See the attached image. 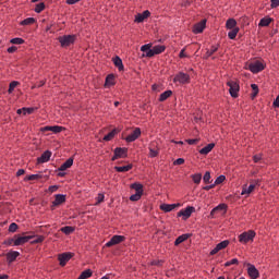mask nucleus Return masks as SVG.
<instances>
[{"label":"nucleus","instance_id":"1","mask_svg":"<svg viewBox=\"0 0 279 279\" xmlns=\"http://www.w3.org/2000/svg\"><path fill=\"white\" fill-rule=\"evenodd\" d=\"M254 236H256V232L254 230L245 231L239 235V242L245 245L246 243H250V241H254Z\"/></svg>","mask_w":279,"mask_h":279},{"label":"nucleus","instance_id":"2","mask_svg":"<svg viewBox=\"0 0 279 279\" xmlns=\"http://www.w3.org/2000/svg\"><path fill=\"white\" fill-rule=\"evenodd\" d=\"M174 84H189L191 82V75L184 73V72H179L174 78H173Z\"/></svg>","mask_w":279,"mask_h":279},{"label":"nucleus","instance_id":"3","mask_svg":"<svg viewBox=\"0 0 279 279\" xmlns=\"http://www.w3.org/2000/svg\"><path fill=\"white\" fill-rule=\"evenodd\" d=\"M61 47H71L75 43V35H64L59 37Z\"/></svg>","mask_w":279,"mask_h":279},{"label":"nucleus","instance_id":"4","mask_svg":"<svg viewBox=\"0 0 279 279\" xmlns=\"http://www.w3.org/2000/svg\"><path fill=\"white\" fill-rule=\"evenodd\" d=\"M248 70L251 73H260V71L265 70V64L263 61H254L248 64Z\"/></svg>","mask_w":279,"mask_h":279},{"label":"nucleus","instance_id":"5","mask_svg":"<svg viewBox=\"0 0 279 279\" xmlns=\"http://www.w3.org/2000/svg\"><path fill=\"white\" fill-rule=\"evenodd\" d=\"M227 86H229V93L231 95V97H233L234 99H236V97H239V83L234 82V81H229L227 83Z\"/></svg>","mask_w":279,"mask_h":279},{"label":"nucleus","instance_id":"6","mask_svg":"<svg viewBox=\"0 0 279 279\" xmlns=\"http://www.w3.org/2000/svg\"><path fill=\"white\" fill-rule=\"evenodd\" d=\"M119 158H128V148L117 147L114 149V155L111 160H119Z\"/></svg>","mask_w":279,"mask_h":279},{"label":"nucleus","instance_id":"7","mask_svg":"<svg viewBox=\"0 0 279 279\" xmlns=\"http://www.w3.org/2000/svg\"><path fill=\"white\" fill-rule=\"evenodd\" d=\"M165 46H155L146 53V58H154V56H158L165 51Z\"/></svg>","mask_w":279,"mask_h":279},{"label":"nucleus","instance_id":"8","mask_svg":"<svg viewBox=\"0 0 279 279\" xmlns=\"http://www.w3.org/2000/svg\"><path fill=\"white\" fill-rule=\"evenodd\" d=\"M193 213H195V207L189 206L185 209H181L178 213V217H183L184 221H186V219H189Z\"/></svg>","mask_w":279,"mask_h":279},{"label":"nucleus","instance_id":"9","mask_svg":"<svg viewBox=\"0 0 279 279\" xmlns=\"http://www.w3.org/2000/svg\"><path fill=\"white\" fill-rule=\"evenodd\" d=\"M137 138H141V128L134 129V131L124 140L126 141V143H134V141H137Z\"/></svg>","mask_w":279,"mask_h":279},{"label":"nucleus","instance_id":"10","mask_svg":"<svg viewBox=\"0 0 279 279\" xmlns=\"http://www.w3.org/2000/svg\"><path fill=\"white\" fill-rule=\"evenodd\" d=\"M125 241V236L123 235H113L109 242L106 243V247H112V245H119V243H123Z\"/></svg>","mask_w":279,"mask_h":279},{"label":"nucleus","instance_id":"11","mask_svg":"<svg viewBox=\"0 0 279 279\" xmlns=\"http://www.w3.org/2000/svg\"><path fill=\"white\" fill-rule=\"evenodd\" d=\"M230 245V241L225 240L216 245L214 250L210 252V256H215V254H218V252H221V250H226V247Z\"/></svg>","mask_w":279,"mask_h":279},{"label":"nucleus","instance_id":"12","mask_svg":"<svg viewBox=\"0 0 279 279\" xmlns=\"http://www.w3.org/2000/svg\"><path fill=\"white\" fill-rule=\"evenodd\" d=\"M66 202V196L63 194H57L54 195V201L52 202L51 208L52 210L56 208V206H61V204H64Z\"/></svg>","mask_w":279,"mask_h":279},{"label":"nucleus","instance_id":"13","mask_svg":"<svg viewBox=\"0 0 279 279\" xmlns=\"http://www.w3.org/2000/svg\"><path fill=\"white\" fill-rule=\"evenodd\" d=\"M73 258V253H63L58 256V260L60 262V266L64 267L66 262Z\"/></svg>","mask_w":279,"mask_h":279},{"label":"nucleus","instance_id":"14","mask_svg":"<svg viewBox=\"0 0 279 279\" xmlns=\"http://www.w3.org/2000/svg\"><path fill=\"white\" fill-rule=\"evenodd\" d=\"M247 274L252 279H257L260 276V274L258 272V269H256V266L252 264H247Z\"/></svg>","mask_w":279,"mask_h":279},{"label":"nucleus","instance_id":"15","mask_svg":"<svg viewBox=\"0 0 279 279\" xmlns=\"http://www.w3.org/2000/svg\"><path fill=\"white\" fill-rule=\"evenodd\" d=\"M62 130H64V128L54 125V126H44L40 129V132H53V134H60Z\"/></svg>","mask_w":279,"mask_h":279},{"label":"nucleus","instance_id":"16","mask_svg":"<svg viewBox=\"0 0 279 279\" xmlns=\"http://www.w3.org/2000/svg\"><path fill=\"white\" fill-rule=\"evenodd\" d=\"M175 208H180V204H161L160 210L163 213H171V210H175Z\"/></svg>","mask_w":279,"mask_h":279},{"label":"nucleus","instance_id":"17","mask_svg":"<svg viewBox=\"0 0 279 279\" xmlns=\"http://www.w3.org/2000/svg\"><path fill=\"white\" fill-rule=\"evenodd\" d=\"M206 29V20H203L194 25L193 33L194 34H202Z\"/></svg>","mask_w":279,"mask_h":279},{"label":"nucleus","instance_id":"18","mask_svg":"<svg viewBox=\"0 0 279 279\" xmlns=\"http://www.w3.org/2000/svg\"><path fill=\"white\" fill-rule=\"evenodd\" d=\"M151 15V13L146 10L143 13H138L137 15H135V23H143V21H145V19H149V16Z\"/></svg>","mask_w":279,"mask_h":279},{"label":"nucleus","instance_id":"19","mask_svg":"<svg viewBox=\"0 0 279 279\" xmlns=\"http://www.w3.org/2000/svg\"><path fill=\"white\" fill-rule=\"evenodd\" d=\"M226 208H228L226 204L218 205L217 207L211 209L209 217H211V219H215V215H217L218 213H221V210H226Z\"/></svg>","mask_w":279,"mask_h":279},{"label":"nucleus","instance_id":"20","mask_svg":"<svg viewBox=\"0 0 279 279\" xmlns=\"http://www.w3.org/2000/svg\"><path fill=\"white\" fill-rule=\"evenodd\" d=\"M32 236L29 235H25V236H17V239H15L14 241V245L19 246V245H25V243H27L28 241H31Z\"/></svg>","mask_w":279,"mask_h":279},{"label":"nucleus","instance_id":"21","mask_svg":"<svg viewBox=\"0 0 279 279\" xmlns=\"http://www.w3.org/2000/svg\"><path fill=\"white\" fill-rule=\"evenodd\" d=\"M19 256H21V253H19L17 251H11L7 254V260L8 263H14V260H16Z\"/></svg>","mask_w":279,"mask_h":279},{"label":"nucleus","instance_id":"22","mask_svg":"<svg viewBox=\"0 0 279 279\" xmlns=\"http://www.w3.org/2000/svg\"><path fill=\"white\" fill-rule=\"evenodd\" d=\"M213 149H215V144L214 143H210L208 144L207 146L203 147L201 150H199V154L202 156H208V154H210L213 151Z\"/></svg>","mask_w":279,"mask_h":279},{"label":"nucleus","instance_id":"23","mask_svg":"<svg viewBox=\"0 0 279 279\" xmlns=\"http://www.w3.org/2000/svg\"><path fill=\"white\" fill-rule=\"evenodd\" d=\"M50 159H51V151L46 150L37 160L39 163H45V162H49Z\"/></svg>","mask_w":279,"mask_h":279},{"label":"nucleus","instance_id":"24","mask_svg":"<svg viewBox=\"0 0 279 279\" xmlns=\"http://www.w3.org/2000/svg\"><path fill=\"white\" fill-rule=\"evenodd\" d=\"M255 189H256L255 184H251L248 187H247V184H245L242 187L241 195H250L251 193L254 192Z\"/></svg>","mask_w":279,"mask_h":279},{"label":"nucleus","instance_id":"25","mask_svg":"<svg viewBox=\"0 0 279 279\" xmlns=\"http://www.w3.org/2000/svg\"><path fill=\"white\" fill-rule=\"evenodd\" d=\"M71 167H73V158H69L65 162H63L60 166L59 171H66V169H71Z\"/></svg>","mask_w":279,"mask_h":279},{"label":"nucleus","instance_id":"26","mask_svg":"<svg viewBox=\"0 0 279 279\" xmlns=\"http://www.w3.org/2000/svg\"><path fill=\"white\" fill-rule=\"evenodd\" d=\"M187 239H191V233H185L178 236L174 241V245H180L181 243H184V241H187Z\"/></svg>","mask_w":279,"mask_h":279},{"label":"nucleus","instance_id":"27","mask_svg":"<svg viewBox=\"0 0 279 279\" xmlns=\"http://www.w3.org/2000/svg\"><path fill=\"white\" fill-rule=\"evenodd\" d=\"M274 21V19L271 17H263L260 21H259V24L258 26L259 27H269V25H271V22Z\"/></svg>","mask_w":279,"mask_h":279},{"label":"nucleus","instance_id":"28","mask_svg":"<svg viewBox=\"0 0 279 279\" xmlns=\"http://www.w3.org/2000/svg\"><path fill=\"white\" fill-rule=\"evenodd\" d=\"M156 143H151L149 145V157L150 158H156V156H158V148H156Z\"/></svg>","mask_w":279,"mask_h":279},{"label":"nucleus","instance_id":"29","mask_svg":"<svg viewBox=\"0 0 279 279\" xmlns=\"http://www.w3.org/2000/svg\"><path fill=\"white\" fill-rule=\"evenodd\" d=\"M117 134H119V130L118 129H113L109 134L105 135L102 141H112V138H114V136H117Z\"/></svg>","mask_w":279,"mask_h":279},{"label":"nucleus","instance_id":"30","mask_svg":"<svg viewBox=\"0 0 279 279\" xmlns=\"http://www.w3.org/2000/svg\"><path fill=\"white\" fill-rule=\"evenodd\" d=\"M171 95H173V92L171 89L163 92L159 96V101H167L169 99V97H171Z\"/></svg>","mask_w":279,"mask_h":279},{"label":"nucleus","instance_id":"31","mask_svg":"<svg viewBox=\"0 0 279 279\" xmlns=\"http://www.w3.org/2000/svg\"><path fill=\"white\" fill-rule=\"evenodd\" d=\"M114 169L118 171V173H126V171H130L132 169V163L122 167L116 166Z\"/></svg>","mask_w":279,"mask_h":279},{"label":"nucleus","instance_id":"32","mask_svg":"<svg viewBox=\"0 0 279 279\" xmlns=\"http://www.w3.org/2000/svg\"><path fill=\"white\" fill-rule=\"evenodd\" d=\"M227 29H236V20L229 19L226 23Z\"/></svg>","mask_w":279,"mask_h":279},{"label":"nucleus","instance_id":"33","mask_svg":"<svg viewBox=\"0 0 279 279\" xmlns=\"http://www.w3.org/2000/svg\"><path fill=\"white\" fill-rule=\"evenodd\" d=\"M113 64L117 66V69H119V71H123V60H121V58H113Z\"/></svg>","mask_w":279,"mask_h":279},{"label":"nucleus","instance_id":"34","mask_svg":"<svg viewBox=\"0 0 279 279\" xmlns=\"http://www.w3.org/2000/svg\"><path fill=\"white\" fill-rule=\"evenodd\" d=\"M131 189H134V191L140 194V195H143V184H140V183H133L131 185Z\"/></svg>","mask_w":279,"mask_h":279},{"label":"nucleus","instance_id":"35","mask_svg":"<svg viewBox=\"0 0 279 279\" xmlns=\"http://www.w3.org/2000/svg\"><path fill=\"white\" fill-rule=\"evenodd\" d=\"M61 232H63V234H73V232H75V228L71 226H65L61 228Z\"/></svg>","mask_w":279,"mask_h":279},{"label":"nucleus","instance_id":"36","mask_svg":"<svg viewBox=\"0 0 279 279\" xmlns=\"http://www.w3.org/2000/svg\"><path fill=\"white\" fill-rule=\"evenodd\" d=\"M217 51H219V47L211 46V48L206 51L205 58H210L213 54L217 53Z\"/></svg>","mask_w":279,"mask_h":279},{"label":"nucleus","instance_id":"37","mask_svg":"<svg viewBox=\"0 0 279 279\" xmlns=\"http://www.w3.org/2000/svg\"><path fill=\"white\" fill-rule=\"evenodd\" d=\"M93 276V270L90 269H86L84 270L80 277L77 279H87V278H90Z\"/></svg>","mask_w":279,"mask_h":279},{"label":"nucleus","instance_id":"38","mask_svg":"<svg viewBox=\"0 0 279 279\" xmlns=\"http://www.w3.org/2000/svg\"><path fill=\"white\" fill-rule=\"evenodd\" d=\"M238 34H239V28H231L230 32L228 33V37L230 38V40H234Z\"/></svg>","mask_w":279,"mask_h":279},{"label":"nucleus","instance_id":"39","mask_svg":"<svg viewBox=\"0 0 279 279\" xmlns=\"http://www.w3.org/2000/svg\"><path fill=\"white\" fill-rule=\"evenodd\" d=\"M19 84H21V83H19L17 81H12V82L10 83V85H9L8 93H9V94L14 93V88H16V86H19Z\"/></svg>","mask_w":279,"mask_h":279},{"label":"nucleus","instance_id":"40","mask_svg":"<svg viewBox=\"0 0 279 279\" xmlns=\"http://www.w3.org/2000/svg\"><path fill=\"white\" fill-rule=\"evenodd\" d=\"M34 23H36V19L28 17V19L23 20L21 22V25H34Z\"/></svg>","mask_w":279,"mask_h":279},{"label":"nucleus","instance_id":"41","mask_svg":"<svg viewBox=\"0 0 279 279\" xmlns=\"http://www.w3.org/2000/svg\"><path fill=\"white\" fill-rule=\"evenodd\" d=\"M106 85H107V86H112V85H114V75L109 74V75L106 77Z\"/></svg>","mask_w":279,"mask_h":279},{"label":"nucleus","instance_id":"42","mask_svg":"<svg viewBox=\"0 0 279 279\" xmlns=\"http://www.w3.org/2000/svg\"><path fill=\"white\" fill-rule=\"evenodd\" d=\"M251 88H252V90H253L251 97H252V99H255V97L258 95V85L252 84V85H251Z\"/></svg>","mask_w":279,"mask_h":279},{"label":"nucleus","instance_id":"43","mask_svg":"<svg viewBox=\"0 0 279 279\" xmlns=\"http://www.w3.org/2000/svg\"><path fill=\"white\" fill-rule=\"evenodd\" d=\"M192 180L194 184H199V182H202V173L193 174Z\"/></svg>","mask_w":279,"mask_h":279},{"label":"nucleus","instance_id":"44","mask_svg":"<svg viewBox=\"0 0 279 279\" xmlns=\"http://www.w3.org/2000/svg\"><path fill=\"white\" fill-rule=\"evenodd\" d=\"M141 51H143L144 53H149V51H151V44L143 45L141 47Z\"/></svg>","mask_w":279,"mask_h":279},{"label":"nucleus","instance_id":"45","mask_svg":"<svg viewBox=\"0 0 279 279\" xmlns=\"http://www.w3.org/2000/svg\"><path fill=\"white\" fill-rule=\"evenodd\" d=\"M43 10H45V4H44L43 2L36 4V7H35V12H36L37 14H40V12H43Z\"/></svg>","mask_w":279,"mask_h":279},{"label":"nucleus","instance_id":"46","mask_svg":"<svg viewBox=\"0 0 279 279\" xmlns=\"http://www.w3.org/2000/svg\"><path fill=\"white\" fill-rule=\"evenodd\" d=\"M23 43H25V40L23 38L15 37V38L11 39L12 45H23Z\"/></svg>","mask_w":279,"mask_h":279},{"label":"nucleus","instance_id":"47","mask_svg":"<svg viewBox=\"0 0 279 279\" xmlns=\"http://www.w3.org/2000/svg\"><path fill=\"white\" fill-rule=\"evenodd\" d=\"M223 182H226V175H219L214 184L217 186V184H223Z\"/></svg>","mask_w":279,"mask_h":279},{"label":"nucleus","instance_id":"48","mask_svg":"<svg viewBox=\"0 0 279 279\" xmlns=\"http://www.w3.org/2000/svg\"><path fill=\"white\" fill-rule=\"evenodd\" d=\"M142 196H143V194L135 193V194L130 196V201L131 202H138V199H141Z\"/></svg>","mask_w":279,"mask_h":279},{"label":"nucleus","instance_id":"49","mask_svg":"<svg viewBox=\"0 0 279 279\" xmlns=\"http://www.w3.org/2000/svg\"><path fill=\"white\" fill-rule=\"evenodd\" d=\"M41 178H43V175H40V174H31V175L26 177L25 180H29V181H32V180H40Z\"/></svg>","mask_w":279,"mask_h":279},{"label":"nucleus","instance_id":"50","mask_svg":"<svg viewBox=\"0 0 279 279\" xmlns=\"http://www.w3.org/2000/svg\"><path fill=\"white\" fill-rule=\"evenodd\" d=\"M16 230H19V225H16V222H12L9 226V232H16Z\"/></svg>","mask_w":279,"mask_h":279},{"label":"nucleus","instance_id":"51","mask_svg":"<svg viewBox=\"0 0 279 279\" xmlns=\"http://www.w3.org/2000/svg\"><path fill=\"white\" fill-rule=\"evenodd\" d=\"M230 265H239V259L233 258L225 264V267H230Z\"/></svg>","mask_w":279,"mask_h":279},{"label":"nucleus","instance_id":"52","mask_svg":"<svg viewBox=\"0 0 279 279\" xmlns=\"http://www.w3.org/2000/svg\"><path fill=\"white\" fill-rule=\"evenodd\" d=\"M203 181L205 182V184L210 183V173L208 171L205 172V174L203 177Z\"/></svg>","mask_w":279,"mask_h":279},{"label":"nucleus","instance_id":"53","mask_svg":"<svg viewBox=\"0 0 279 279\" xmlns=\"http://www.w3.org/2000/svg\"><path fill=\"white\" fill-rule=\"evenodd\" d=\"M105 195L104 194H98V196H97V202H96V206H99V204H101V202H104V199H105Z\"/></svg>","mask_w":279,"mask_h":279},{"label":"nucleus","instance_id":"54","mask_svg":"<svg viewBox=\"0 0 279 279\" xmlns=\"http://www.w3.org/2000/svg\"><path fill=\"white\" fill-rule=\"evenodd\" d=\"M34 108H23V114H33Z\"/></svg>","mask_w":279,"mask_h":279},{"label":"nucleus","instance_id":"55","mask_svg":"<svg viewBox=\"0 0 279 279\" xmlns=\"http://www.w3.org/2000/svg\"><path fill=\"white\" fill-rule=\"evenodd\" d=\"M186 143L189 145H197V143H199V138L186 140Z\"/></svg>","mask_w":279,"mask_h":279},{"label":"nucleus","instance_id":"56","mask_svg":"<svg viewBox=\"0 0 279 279\" xmlns=\"http://www.w3.org/2000/svg\"><path fill=\"white\" fill-rule=\"evenodd\" d=\"M253 160L254 162H260V160H263V155L262 154L255 155L253 157Z\"/></svg>","mask_w":279,"mask_h":279},{"label":"nucleus","instance_id":"57","mask_svg":"<svg viewBox=\"0 0 279 279\" xmlns=\"http://www.w3.org/2000/svg\"><path fill=\"white\" fill-rule=\"evenodd\" d=\"M59 186L58 185H51L48 187V192L49 193H56V191H58Z\"/></svg>","mask_w":279,"mask_h":279},{"label":"nucleus","instance_id":"58","mask_svg":"<svg viewBox=\"0 0 279 279\" xmlns=\"http://www.w3.org/2000/svg\"><path fill=\"white\" fill-rule=\"evenodd\" d=\"M173 165H184V158H178L177 160H174Z\"/></svg>","mask_w":279,"mask_h":279},{"label":"nucleus","instance_id":"59","mask_svg":"<svg viewBox=\"0 0 279 279\" xmlns=\"http://www.w3.org/2000/svg\"><path fill=\"white\" fill-rule=\"evenodd\" d=\"M271 8H278L279 5V0H271Z\"/></svg>","mask_w":279,"mask_h":279},{"label":"nucleus","instance_id":"60","mask_svg":"<svg viewBox=\"0 0 279 279\" xmlns=\"http://www.w3.org/2000/svg\"><path fill=\"white\" fill-rule=\"evenodd\" d=\"M272 106L275 108H279V95L277 96V98L275 99V101L272 102Z\"/></svg>","mask_w":279,"mask_h":279},{"label":"nucleus","instance_id":"61","mask_svg":"<svg viewBox=\"0 0 279 279\" xmlns=\"http://www.w3.org/2000/svg\"><path fill=\"white\" fill-rule=\"evenodd\" d=\"M14 239H9L4 241V245H12V243L14 244Z\"/></svg>","mask_w":279,"mask_h":279},{"label":"nucleus","instance_id":"62","mask_svg":"<svg viewBox=\"0 0 279 279\" xmlns=\"http://www.w3.org/2000/svg\"><path fill=\"white\" fill-rule=\"evenodd\" d=\"M16 47L15 46H12V47H9L8 48V53H14V51H16Z\"/></svg>","mask_w":279,"mask_h":279},{"label":"nucleus","instance_id":"63","mask_svg":"<svg viewBox=\"0 0 279 279\" xmlns=\"http://www.w3.org/2000/svg\"><path fill=\"white\" fill-rule=\"evenodd\" d=\"M184 51H186V48H183V49L180 51V54H179L180 58H186V53H184Z\"/></svg>","mask_w":279,"mask_h":279},{"label":"nucleus","instance_id":"64","mask_svg":"<svg viewBox=\"0 0 279 279\" xmlns=\"http://www.w3.org/2000/svg\"><path fill=\"white\" fill-rule=\"evenodd\" d=\"M16 175H17V178L21 175H25V170L24 169L17 170Z\"/></svg>","mask_w":279,"mask_h":279}]
</instances>
